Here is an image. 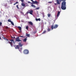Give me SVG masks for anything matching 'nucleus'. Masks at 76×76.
<instances>
[{"label":"nucleus","instance_id":"39448f33","mask_svg":"<svg viewBox=\"0 0 76 76\" xmlns=\"http://www.w3.org/2000/svg\"><path fill=\"white\" fill-rule=\"evenodd\" d=\"M15 41L17 42H20V41H22L21 40H20L19 37H18L16 38L15 39Z\"/></svg>","mask_w":76,"mask_h":76},{"label":"nucleus","instance_id":"cd10ccee","mask_svg":"<svg viewBox=\"0 0 76 76\" xmlns=\"http://www.w3.org/2000/svg\"><path fill=\"white\" fill-rule=\"evenodd\" d=\"M36 9H37V10H38V9H39V7L36 8Z\"/></svg>","mask_w":76,"mask_h":76},{"label":"nucleus","instance_id":"9d476101","mask_svg":"<svg viewBox=\"0 0 76 76\" xmlns=\"http://www.w3.org/2000/svg\"><path fill=\"white\" fill-rule=\"evenodd\" d=\"M29 13H30V14H31V15H32V13H33V11H32V10H29Z\"/></svg>","mask_w":76,"mask_h":76},{"label":"nucleus","instance_id":"e433bc0d","mask_svg":"<svg viewBox=\"0 0 76 76\" xmlns=\"http://www.w3.org/2000/svg\"><path fill=\"white\" fill-rule=\"evenodd\" d=\"M31 1H32L33 2V3H34V1L33 0H31Z\"/></svg>","mask_w":76,"mask_h":76},{"label":"nucleus","instance_id":"412c9836","mask_svg":"<svg viewBox=\"0 0 76 76\" xmlns=\"http://www.w3.org/2000/svg\"><path fill=\"white\" fill-rule=\"evenodd\" d=\"M26 36H27L28 37H29V36H30V35H29V34H26Z\"/></svg>","mask_w":76,"mask_h":76},{"label":"nucleus","instance_id":"4c0bfd02","mask_svg":"<svg viewBox=\"0 0 76 76\" xmlns=\"http://www.w3.org/2000/svg\"><path fill=\"white\" fill-rule=\"evenodd\" d=\"M5 28H6V29H8V27H7V26Z\"/></svg>","mask_w":76,"mask_h":76},{"label":"nucleus","instance_id":"9b49d317","mask_svg":"<svg viewBox=\"0 0 76 76\" xmlns=\"http://www.w3.org/2000/svg\"><path fill=\"white\" fill-rule=\"evenodd\" d=\"M56 3L57 4H60V3L58 0H56Z\"/></svg>","mask_w":76,"mask_h":76},{"label":"nucleus","instance_id":"f257e3e1","mask_svg":"<svg viewBox=\"0 0 76 76\" xmlns=\"http://www.w3.org/2000/svg\"><path fill=\"white\" fill-rule=\"evenodd\" d=\"M60 2H61L62 1L63 2L62 3V5L61 7V9L62 10H65L66 9V0H59Z\"/></svg>","mask_w":76,"mask_h":76},{"label":"nucleus","instance_id":"aec40b11","mask_svg":"<svg viewBox=\"0 0 76 76\" xmlns=\"http://www.w3.org/2000/svg\"><path fill=\"white\" fill-rule=\"evenodd\" d=\"M8 22L11 23L12 22V21H11V20L10 19H9L8 20Z\"/></svg>","mask_w":76,"mask_h":76},{"label":"nucleus","instance_id":"5701e85b","mask_svg":"<svg viewBox=\"0 0 76 76\" xmlns=\"http://www.w3.org/2000/svg\"><path fill=\"white\" fill-rule=\"evenodd\" d=\"M46 33V31H44L42 33L43 34H45Z\"/></svg>","mask_w":76,"mask_h":76},{"label":"nucleus","instance_id":"1a4fd4ad","mask_svg":"<svg viewBox=\"0 0 76 76\" xmlns=\"http://www.w3.org/2000/svg\"><path fill=\"white\" fill-rule=\"evenodd\" d=\"M28 23H29V24H30V25H31V26H32V25H33V23L31 21H29L28 22Z\"/></svg>","mask_w":76,"mask_h":76},{"label":"nucleus","instance_id":"a878e982","mask_svg":"<svg viewBox=\"0 0 76 76\" xmlns=\"http://www.w3.org/2000/svg\"><path fill=\"white\" fill-rule=\"evenodd\" d=\"M42 15L43 16V17L44 18V12H42Z\"/></svg>","mask_w":76,"mask_h":76},{"label":"nucleus","instance_id":"20e7f679","mask_svg":"<svg viewBox=\"0 0 76 76\" xmlns=\"http://www.w3.org/2000/svg\"><path fill=\"white\" fill-rule=\"evenodd\" d=\"M23 53L24 54H28L29 53V50L25 49L24 50Z\"/></svg>","mask_w":76,"mask_h":76},{"label":"nucleus","instance_id":"4be33fe9","mask_svg":"<svg viewBox=\"0 0 76 76\" xmlns=\"http://www.w3.org/2000/svg\"><path fill=\"white\" fill-rule=\"evenodd\" d=\"M11 24L13 25V26H14V23H13V22L12 21H11Z\"/></svg>","mask_w":76,"mask_h":76},{"label":"nucleus","instance_id":"473e14b6","mask_svg":"<svg viewBox=\"0 0 76 76\" xmlns=\"http://www.w3.org/2000/svg\"><path fill=\"white\" fill-rule=\"evenodd\" d=\"M20 1H21V2H22V3H23V0H20Z\"/></svg>","mask_w":76,"mask_h":76},{"label":"nucleus","instance_id":"2eb2a0df","mask_svg":"<svg viewBox=\"0 0 76 76\" xmlns=\"http://www.w3.org/2000/svg\"><path fill=\"white\" fill-rule=\"evenodd\" d=\"M31 6L33 7H34V8H35L36 7L35 6L34 4H31Z\"/></svg>","mask_w":76,"mask_h":76},{"label":"nucleus","instance_id":"79ce46f5","mask_svg":"<svg viewBox=\"0 0 76 76\" xmlns=\"http://www.w3.org/2000/svg\"><path fill=\"white\" fill-rule=\"evenodd\" d=\"M0 39H1V37H0Z\"/></svg>","mask_w":76,"mask_h":76},{"label":"nucleus","instance_id":"c9c22d12","mask_svg":"<svg viewBox=\"0 0 76 76\" xmlns=\"http://www.w3.org/2000/svg\"><path fill=\"white\" fill-rule=\"evenodd\" d=\"M48 3H52V2H51V1L48 2Z\"/></svg>","mask_w":76,"mask_h":76},{"label":"nucleus","instance_id":"f8f14e48","mask_svg":"<svg viewBox=\"0 0 76 76\" xmlns=\"http://www.w3.org/2000/svg\"><path fill=\"white\" fill-rule=\"evenodd\" d=\"M18 45L19 46H20V47H22L23 45L22 44V43H21L19 42Z\"/></svg>","mask_w":76,"mask_h":76},{"label":"nucleus","instance_id":"4468645a","mask_svg":"<svg viewBox=\"0 0 76 76\" xmlns=\"http://www.w3.org/2000/svg\"><path fill=\"white\" fill-rule=\"evenodd\" d=\"M21 5L22 6H23V7H25V4L23 3H22Z\"/></svg>","mask_w":76,"mask_h":76},{"label":"nucleus","instance_id":"f3484780","mask_svg":"<svg viewBox=\"0 0 76 76\" xmlns=\"http://www.w3.org/2000/svg\"><path fill=\"white\" fill-rule=\"evenodd\" d=\"M26 38H25L24 39H23V42H26Z\"/></svg>","mask_w":76,"mask_h":76},{"label":"nucleus","instance_id":"423d86ee","mask_svg":"<svg viewBox=\"0 0 76 76\" xmlns=\"http://www.w3.org/2000/svg\"><path fill=\"white\" fill-rule=\"evenodd\" d=\"M61 12V11H58V13H57V18H58V16H60V12Z\"/></svg>","mask_w":76,"mask_h":76},{"label":"nucleus","instance_id":"dca6fc26","mask_svg":"<svg viewBox=\"0 0 76 76\" xmlns=\"http://www.w3.org/2000/svg\"><path fill=\"white\" fill-rule=\"evenodd\" d=\"M10 41L11 42H13V43H14V40L13 39H12L11 40H10Z\"/></svg>","mask_w":76,"mask_h":76},{"label":"nucleus","instance_id":"f704fd0d","mask_svg":"<svg viewBox=\"0 0 76 76\" xmlns=\"http://www.w3.org/2000/svg\"><path fill=\"white\" fill-rule=\"evenodd\" d=\"M29 13V12L28 11V12H26V13H27V14H28V13Z\"/></svg>","mask_w":76,"mask_h":76},{"label":"nucleus","instance_id":"7c9ffc66","mask_svg":"<svg viewBox=\"0 0 76 76\" xmlns=\"http://www.w3.org/2000/svg\"><path fill=\"white\" fill-rule=\"evenodd\" d=\"M20 13H22V15H23L24 13H23V12H20Z\"/></svg>","mask_w":76,"mask_h":76},{"label":"nucleus","instance_id":"ddd939ff","mask_svg":"<svg viewBox=\"0 0 76 76\" xmlns=\"http://www.w3.org/2000/svg\"><path fill=\"white\" fill-rule=\"evenodd\" d=\"M18 29H19L20 31H21V30H22V28L20 26H18Z\"/></svg>","mask_w":76,"mask_h":76},{"label":"nucleus","instance_id":"2f4dec72","mask_svg":"<svg viewBox=\"0 0 76 76\" xmlns=\"http://www.w3.org/2000/svg\"><path fill=\"white\" fill-rule=\"evenodd\" d=\"M2 25V23L0 22V26H1Z\"/></svg>","mask_w":76,"mask_h":76},{"label":"nucleus","instance_id":"f03ea898","mask_svg":"<svg viewBox=\"0 0 76 76\" xmlns=\"http://www.w3.org/2000/svg\"><path fill=\"white\" fill-rule=\"evenodd\" d=\"M3 38L5 41H7L6 42V44H9H9H10L11 47H13V42L9 41V40L5 37H3Z\"/></svg>","mask_w":76,"mask_h":76},{"label":"nucleus","instance_id":"c756f323","mask_svg":"<svg viewBox=\"0 0 76 76\" xmlns=\"http://www.w3.org/2000/svg\"><path fill=\"white\" fill-rule=\"evenodd\" d=\"M20 37H21V38H24V37L23 36H20Z\"/></svg>","mask_w":76,"mask_h":76},{"label":"nucleus","instance_id":"b1692460","mask_svg":"<svg viewBox=\"0 0 76 76\" xmlns=\"http://www.w3.org/2000/svg\"><path fill=\"white\" fill-rule=\"evenodd\" d=\"M18 2L17 1L14 4V5L15 6V5H16V4H18Z\"/></svg>","mask_w":76,"mask_h":76},{"label":"nucleus","instance_id":"ea45409f","mask_svg":"<svg viewBox=\"0 0 76 76\" xmlns=\"http://www.w3.org/2000/svg\"><path fill=\"white\" fill-rule=\"evenodd\" d=\"M28 3H31V2H29V1H28Z\"/></svg>","mask_w":76,"mask_h":76},{"label":"nucleus","instance_id":"6e6552de","mask_svg":"<svg viewBox=\"0 0 76 76\" xmlns=\"http://www.w3.org/2000/svg\"><path fill=\"white\" fill-rule=\"evenodd\" d=\"M38 2L35 1L33 2V3H32V4H38Z\"/></svg>","mask_w":76,"mask_h":76},{"label":"nucleus","instance_id":"72a5a7b5","mask_svg":"<svg viewBox=\"0 0 76 76\" xmlns=\"http://www.w3.org/2000/svg\"><path fill=\"white\" fill-rule=\"evenodd\" d=\"M38 20H39V21H41V19H40V18L38 19Z\"/></svg>","mask_w":76,"mask_h":76},{"label":"nucleus","instance_id":"6ab92c4d","mask_svg":"<svg viewBox=\"0 0 76 76\" xmlns=\"http://www.w3.org/2000/svg\"><path fill=\"white\" fill-rule=\"evenodd\" d=\"M51 31V29L50 28H48V32H50Z\"/></svg>","mask_w":76,"mask_h":76},{"label":"nucleus","instance_id":"c85d7f7f","mask_svg":"<svg viewBox=\"0 0 76 76\" xmlns=\"http://www.w3.org/2000/svg\"><path fill=\"white\" fill-rule=\"evenodd\" d=\"M36 21H38V19L36 18Z\"/></svg>","mask_w":76,"mask_h":76},{"label":"nucleus","instance_id":"58836bf2","mask_svg":"<svg viewBox=\"0 0 76 76\" xmlns=\"http://www.w3.org/2000/svg\"><path fill=\"white\" fill-rule=\"evenodd\" d=\"M57 3L55 4V5H57Z\"/></svg>","mask_w":76,"mask_h":76},{"label":"nucleus","instance_id":"7ed1b4c3","mask_svg":"<svg viewBox=\"0 0 76 76\" xmlns=\"http://www.w3.org/2000/svg\"><path fill=\"white\" fill-rule=\"evenodd\" d=\"M58 26L57 24L55 25L54 26L53 25H52L51 26V30H53V29H56V28H57Z\"/></svg>","mask_w":76,"mask_h":76},{"label":"nucleus","instance_id":"37998d69","mask_svg":"<svg viewBox=\"0 0 76 76\" xmlns=\"http://www.w3.org/2000/svg\"><path fill=\"white\" fill-rule=\"evenodd\" d=\"M11 38H13V37L12 36H11Z\"/></svg>","mask_w":76,"mask_h":76},{"label":"nucleus","instance_id":"0eeeda50","mask_svg":"<svg viewBox=\"0 0 76 76\" xmlns=\"http://www.w3.org/2000/svg\"><path fill=\"white\" fill-rule=\"evenodd\" d=\"M15 49H19V45L16 46L15 47Z\"/></svg>","mask_w":76,"mask_h":76},{"label":"nucleus","instance_id":"393cba45","mask_svg":"<svg viewBox=\"0 0 76 76\" xmlns=\"http://www.w3.org/2000/svg\"><path fill=\"white\" fill-rule=\"evenodd\" d=\"M18 6H19V5H17L16 6V7H17V9H19V7Z\"/></svg>","mask_w":76,"mask_h":76},{"label":"nucleus","instance_id":"bb28decb","mask_svg":"<svg viewBox=\"0 0 76 76\" xmlns=\"http://www.w3.org/2000/svg\"><path fill=\"white\" fill-rule=\"evenodd\" d=\"M26 29H28V26H27L26 27Z\"/></svg>","mask_w":76,"mask_h":76},{"label":"nucleus","instance_id":"a211bd4d","mask_svg":"<svg viewBox=\"0 0 76 76\" xmlns=\"http://www.w3.org/2000/svg\"><path fill=\"white\" fill-rule=\"evenodd\" d=\"M48 17H50V16H51V14L50 13H48Z\"/></svg>","mask_w":76,"mask_h":76},{"label":"nucleus","instance_id":"a19ab883","mask_svg":"<svg viewBox=\"0 0 76 76\" xmlns=\"http://www.w3.org/2000/svg\"><path fill=\"white\" fill-rule=\"evenodd\" d=\"M13 38H14V39H15V37H13Z\"/></svg>","mask_w":76,"mask_h":76}]
</instances>
